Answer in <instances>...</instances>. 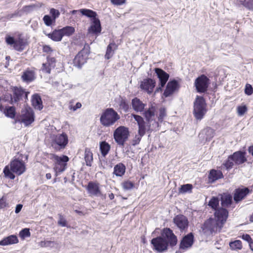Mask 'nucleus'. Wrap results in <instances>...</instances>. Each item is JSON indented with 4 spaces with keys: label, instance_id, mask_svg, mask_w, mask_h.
Returning a JSON list of instances; mask_svg holds the SVG:
<instances>
[{
    "label": "nucleus",
    "instance_id": "nucleus-1",
    "mask_svg": "<svg viewBox=\"0 0 253 253\" xmlns=\"http://www.w3.org/2000/svg\"><path fill=\"white\" fill-rule=\"evenodd\" d=\"M228 216V211L220 208L214 212V217L210 218L204 223V230H209L211 232L219 231L225 223Z\"/></svg>",
    "mask_w": 253,
    "mask_h": 253
},
{
    "label": "nucleus",
    "instance_id": "nucleus-2",
    "mask_svg": "<svg viewBox=\"0 0 253 253\" xmlns=\"http://www.w3.org/2000/svg\"><path fill=\"white\" fill-rule=\"evenodd\" d=\"M26 170L25 164L22 158L18 157L14 159L10 163L9 167L6 166L4 169L3 172L5 176L11 179L15 178V175L13 173L20 175Z\"/></svg>",
    "mask_w": 253,
    "mask_h": 253
},
{
    "label": "nucleus",
    "instance_id": "nucleus-3",
    "mask_svg": "<svg viewBox=\"0 0 253 253\" xmlns=\"http://www.w3.org/2000/svg\"><path fill=\"white\" fill-rule=\"evenodd\" d=\"M80 11L83 15L91 18V25L88 29V33H92L98 36L101 33V27L100 20L97 18L96 12L88 9H81Z\"/></svg>",
    "mask_w": 253,
    "mask_h": 253
},
{
    "label": "nucleus",
    "instance_id": "nucleus-4",
    "mask_svg": "<svg viewBox=\"0 0 253 253\" xmlns=\"http://www.w3.org/2000/svg\"><path fill=\"white\" fill-rule=\"evenodd\" d=\"M120 118L119 115L112 108L106 109L100 117V122L105 126L113 125Z\"/></svg>",
    "mask_w": 253,
    "mask_h": 253
},
{
    "label": "nucleus",
    "instance_id": "nucleus-5",
    "mask_svg": "<svg viewBox=\"0 0 253 253\" xmlns=\"http://www.w3.org/2000/svg\"><path fill=\"white\" fill-rule=\"evenodd\" d=\"M54 162V170L55 172V176L59 173L63 172L66 169L67 162L69 161V158L67 156L63 155L59 157L55 155H52L50 157Z\"/></svg>",
    "mask_w": 253,
    "mask_h": 253
},
{
    "label": "nucleus",
    "instance_id": "nucleus-6",
    "mask_svg": "<svg viewBox=\"0 0 253 253\" xmlns=\"http://www.w3.org/2000/svg\"><path fill=\"white\" fill-rule=\"evenodd\" d=\"M131 117L133 118L136 122L138 129V131L141 134H145L146 132H148L153 129L154 126H158V124L154 122L151 125V123H148V122H145L144 119L140 116L131 114Z\"/></svg>",
    "mask_w": 253,
    "mask_h": 253
},
{
    "label": "nucleus",
    "instance_id": "nucleus-7",
    "mask_svg": "<svg viewBox=\"0 0 253 253\" xmlns=\"http://www.w3.org/2000/svg\"><path fill=\"white\" fill-rule=\"evenodd\" d=\"M207 112L206 104L202 97L197 96L194 105V114L197 120H201Z\"/></svg>",
    "mask_w": 253,
    "mask_h": 253
},
{
    "label": "nucleus",
    "instance_id": "nucleus-8",
    "mask_svg": "<svg viewBox=\"0 0 253 253\" xmlns=\"http://www.w3.org/2000/svg\"><path fill=\"white\" fill-rule=\"evenodd\" d=\"M89 53L90 47L88 44H85L83 49L75 56L73 62L74 65L78 68H81L86 62Z\"/></svg>",
    "mask_w": 253,
    "mask_h": 253
},
{
    "label": "nucleus",
    "instance_id": "nucleus-9",
    "mask_svg": "<svg viewBox=\"0 0 253 253\" xmlns=\"http://www.w3.org/2000/svg\"><path fill=\"white\" fill-rule=\"evenodd\" d=\"M35 120L34 113L30 107H25L21 111L18 117V121L24 124L25 126L31 125Z\"/></svg>",
    "mask_w": 253,
    "mask_h": 253
},
{
    "label": "nucleus",
    "instance_id": "nucleus-10",
    "mask_svg": "<svg viewBox=\"0 0 253 253\" xmlns=\"http://www.w3.org/2000/svg\"><path fill=\"white\" fill-rule=\"evenodd\" d=\"M129 135L128 128L124 126L118 127L114 132V138L119 145H123Z\"/></svg>",
    "mask_w": 253,
    "mask_h": 253
},
{
    "label": "nucleus",
    "instance_id": "nucleus-11",
    "mask_svg": "<svg viewBox=\"0 0 253 253\" xmlns=\"http://www.w3.org/2000/svg\"><path fill=\"white\" fill-rule=\"evenodd\" d=\"M68 142V136L65 133L58 134L52 137V146L58 150L64 148Z\"/></svg>",
    "mask_w": 253,
    "mask_h": 253
},
{
    "label": "nucleus",
    "instance_id": "nucleus-12",
    "mask_svg": "<svg viewBox=\"0 0 253 253\" xmlns=\"http://www.w3.org/2000/svg\"><path fill=\"white\" fill-rule=\"evenodd\" d=\"M155 71L159 80L158 86L156 88L155 93L162 91L169 78V75L161 69L156 68Z\"/></svg>",
    "mask_w": 253,
    "mask_h": 253
},
{
    "label": "nucleus",
    "instance_id": "nucleus-13",
    "mask_svg": "<svg viewBox=\"0 0 253 253\" xmlns=\"http://www.w3.org/2000/svg\"><path fill=\"white\" fill-rule=\"evenodd\" d=\"M154 249L159 252H163L167 250L168 243L161 237L154 238L151 241Z\"/></svg>",
    "mask_w": 253,
    "mask_h": 253
},
{
    "label": "nucleus",
    "instance_id": "nucleus-14",
    "mask_svg": "<svg viewBox=\"0 0 253 253\" xmlns=\"http://www.w3.org/2000/svg\"><path fill=\"white\" fill-rule=\"evenodd\" d=\"M170 246H175L177 242L176 236L169 228H164L162 233V236Z\"/></svg>",
    "mask_w": 253,
    "mask_h": 253
},
{
    "label": "nucleus",
    "instance_id": "nucleus-15",
    "mask_svg": "<svg viewBox=\"0 0 253 253\" xmlns=\"http://www.w3.org/2000/svg\"><path fill=\"white\" fill-rule=\"evenodd\" d=\"M209 81L208 78L204 75L198 78L195 82V85L197 91L199 92L206 91L209 83Z\"/></svg>",
    "mask_w": 253,
    "mask_h": 253
},
{
    "label": "nucleus",
    "instance_id": "nucleus-16",
    "mask_svg": "<svg viewBox=\"0 0 253 253\" xmlns=\"http://www.w3.org/2000/svg\"><path fill=\"white\" fill-rule=\"evenodd\" d=\"M156 85V82L152 79H145L141 82L140 88L150 94L153 92Z\"/></svg>",
    "mask_w": 253,
    "mask_h": 253
},
{
    "label": "nucleus",
    "instance_id": "nucleus-17",
    "mask_svg": "<svg viewBox=\"0 0 253 253\" xmlns=\"http://www.w3.org/2000/svg\"><path fill=\"white\" fill-rule=\"evenodd\" d=\"M88 193L90 196H99L101 195V191L99 184L97 182L90 181L86 187Z\"/></svg>",
    "mask_w": 253,
    "mask_h": 253
},
{
    "label": "nucleus",
    "instance_id": "nucleus-18",
    "mask_svg": "<svg viewBox=\"0 0 253 253\" xmlns=\"http://www.w3.org/2000/svg\"><path fill=\"white\" fill-rule=\"evenodd\" d=\"M173 222L180 230H183L187 228L188 225L187 218L182 215L176 216L173 218Z\"/></svg>",
    "mask_w": 253,
    "mask_h": 253
},
{
    "label": "nucleus",
    "instance_id": "nucleus-19",
    "mask_svg": "<svg viewBox=\"0 0 253 253\" xmlns=\"http://www.w3.org/2000/svg\"><path fill=\"white\" fill-rule=\"evenodd\" d=\"M179 85L177 82L175 80L169 81L166 86V88L164 92V96L167 97L171 95L175 91L178 90Z\"/></svg>",
    "mask_w": 253,
    "mask_h": 253
},
{
    "label": "nucleus",
    "instance_id": "nucleus-20",
    "mask_svg": "<svg viewBox=\"0 0 253 253\" xmlns=\"http://www.w3.org/2000/svg\"><path fill=\"white\" fill-rule=\"evenodd\" d=\"M214 136V130L213 129L207 127L203 129L199 134V137L202 141H210Z\"/></svg>",
    "mask_w": 253,
    "mask_h": 253
},
{
    "label": "nucleus",
    "instance_id": "nucleus-21",
    "mask_svg": "<svg viewBox=\"0 0 253 253\" xmlns=\"http://www.w3.org/2000/svg\"><path fill=\"white\" fill-rule=\"evenodd\" d=\"M13 97L11 98V101L17 102L22 98L23 96H24L25 99H27L28 94L29 93L28 92H26L23 90L20 87H14L13 88Z\"/></svg>",
    "mask_w": 253,
    "mask_h": 253
},
{
    "label": "nucleus",
    "instance_id": "nucleus-22",
    "mask_svg": "<svg viewBox=\"0 0 253 253\" xmlns=\"http://www.w3.org/2000/svg\"><path fill=\"white\" fill-rule=\"evenodd\" d=\"M47 59V62L42 64V71L49 74L51 69L54 68L55 66V59L54 57L50 56H48Z\"/></svg>",
    "mask_w": 253,
    "mask_h": 253
},
{
    "label": "nucleus",
    "instance_id": "nucleus-23",
    "mask_svg": "<svg viewBox=\"0 0 253 253\" xmlns=\"http://www.w3.org/2000/svg\"><path fill=\"white\" fill-rule=\"evenodd\" d=\"M245 154V152L242 151H237L234 153L231 156L234 163L237 165H240L247 161Z\"/></svg>",
    "mask_w": 253,
    "mask_h": 253
},
{
    "label": "nucleus",
    "instance_id": "nucleus-24",
    "mask_svg": "<svg viewBox=\"0 0 253 253\" xmlns=\"http://www.w3.org/2000/svg\"><path fill=\"white\" fill-rule=\"evenodd\" d=\"M193 243V236L192 233H189L183 237L180 243V248L187 249L191 247Z\"/></svg>",
    "mask_w": 253,
    "mask_h": 253
},
{
    "label": "nucleus",
    "instance_id": "nucleus-25",
    "mask_svg": "<svg viewBox=\"0 0 253 253\" xmlns=\"http://www.w3.org/2000/svg\"><path fill=\"white\" fill-rule=\"evenodd\" d=\"M249 193V190L247 188L238 189L234 194V199L236 202L241 201Z\"/></svg>",
    "mask_w": 253,
    "mask_h": 253
},
{
    "label": "nucleus",
    "instance_id": "nucleus-26",
    "mask_svg": "<svg viewBox=\"0 0 253 253\" xmlns=\"http://www.w3.org/2000/svg\"><path fill=\"white\" fill-rule=\"evenodd\" d=\"M131 104L132 108L137 112L143 111L146 104L143 103L139 99L135 97L132 100Z\"/></svg>",
    "mask_w": 253,
    "mask_h": 253
},
{
    "label": "nucleus",
    "instance_id": "nucleus-27",
    "mask_svg": "<svg viewBox=\"0 0 253 253\" xmlns=\"http://www.w3.org/2000/svg\"><path fill=\"white\" fill-rule=\"evenodd\" d=\"M18 242V239L15 235H10L4 238L0 241V246H7L16 244Z\"/></svg>",
    "mask_w": 253,
    "mask_h": 253
},
{
    "label": "nucleus",
    "instance_id": "nucleus-28",
    "mask_svg": "<svg viewBox=\"0 0 253 253\" xmlns=\"http://www.w3.org/2000/svg\"><path fill=\"white\" fill-rule=\"evenodd\" d=\"M155 108L153 106H151L148 109L146 110L144 113V116L148 123H151L154 120L155 118Z\"/></svg>",
    "mask_w": 253,
    "mask_h": 253
},
{
    "label": "nucleus",
    "instance_id": "nucleus-29",
    "mask_svg": "<svg viewBox=\"0 0 253 253\" xmlns=\"http://www.w3.org/2000/svg\"><path fill=\"white\" fill-rule=\"evenodd\" d=\"M32 103V105L36 109L41 110L43 108L42 99L40 96L37 94L33 96Z\"/></svg>",
    "mask_w": 253,
    "mask_h": 253
},
{
    "label": "nucleus",
    "instance_id": "nucleus-30",
    "mask_svg": "<svg viewBox=\"0 0 253 253\" xmlns=\"http://www.w3.org/2000/svg\"><path fill=\"white\" fill-rule=\"evenodd\" d=\"M48 37L55 42L61 41L63 36L60 30H55L51 34H48Z\"/></svg>",
    "mask_w": 253,
    "mask_h": 253
},
{
    "label": "nucleus",
    "instance_id": "nucleus-31",
    "mask_svg": "<svg viewBox=\"0 0 253 253\" xmlns=\"http://www.w3.org/2000/svg\"><path fill=\"white\" fill-rule=\"evenodd\" d=\"M223 175L219 170H211L209 175V178L211 182H213L218 179L221 178Z\"/></svg>",
    "mask_w": 253,
    "mask_h": 253
},
{
    "label": "nucleus",
    "instance_id": "nucleus-32",
    "mask_svg": "<svg viewBox=\"0 0 253 253\" xmlns=\"http://www.w3.org/2000/svg\"><path fill=\"white\" fill-rule=\"evenodd\" d=\"M114 173L118 176H122L125 172L126 167L122 163H120L115 166Z\"/></svg>",
    "mask_w": 253,
    "mask_h": 253
},
{
    "label": "nucleus",
    "instance_id": "nucleus-33",
    "mask_svg": "<svg viewBox=\"0 0 253 253\" xmlns=\"http://www.w3.org/2000/svg\"><path fill=\"white\" fill-rule=\"evenodd\" d=\"M22 78L23 80L25 82H31L35 78V74L33 71L26 70L24 72Z\"/></svg>",
    "mask_w": 253,
    "mask_h": 253
},
{
    "label": "nucleus",
    "instance_id": "nucleus-34",
    "mask_svg": "<svg viewBox=\"0 0 253 253\" xmlns=\"http://www.w3.org/2000/svg\"><path fill=\"white\" fill-rule=\"evenodd\" d=\"M117 48V45L115 43H110L107 48L105 57L106 59H110L114 54V50Z\"/></svg>",
    "mask_w": 253,
    "mask_h": 253
},
{
    "label": "nucleus",
    "instance_id": "nucleus-35",
    "mask_svg": "<svg viewBox=\"0 0 253 253\" xmlns=\"http://www.w3.org/2000/svg\"><path fill=\"white\" fill-rule=\"evenodd\" d=\"M232 202V196L227 194H224L221 196V204L223 207H228Z\"/></svg>",
    "mask_w": 253,
    "mask_h": 253
},
{
    "label": "nucleus",
    "instance_id": "nucleus-36",
    "mask_svg": "<svg viewBox=\"0 0 253 253\" xmlns=\"http://www.w3.org/2000/svg\"><path fill=\"white\" fill-rule=\"evenodd\" d=\"M100 149L102 155L105 157L109 151L110 146L108 143L103 141L100 144Z\"/></svg>",
    "mask_w": 253,
    "mask_h": 253
},
{
    "label": "nucleus",
    "instance_id": "nucleus-37",
    "mask_svg": "<svg viewBox=\"0 0 253 253\" xmlns=\"http://www.w3.org/2000/svg\"><path fill=\"white\" fill-rule=\"evenodd\" d=\"M63 37L64 36H70L72 35L75 31V28L71 26H66L60 29Z\"/></svg>",
    "mask_w": 253,
    "mask_h": 253
},
{
    "label": "nucleus",
    "instance_id": "nucleus-38",
    "mask_svg": "<svg viewBox=\"0 0 253 253\" xmlns=\"http://www.w3.org/2000/svg\"><path fill=\"white\" fill-rule=\"evenodd\" d=\"M84 159L86 163V165L91 166V163L93 160L92 153L88 149H86L84 152Z\"/></svg>",
    "mask_w": 253,
    "mask_h": 253
},
{
    "label": "nucleus",
    "instance_id": "nucleus-39",
    "mask_svg": "<svg viewBox=\"0 0 253 253\" xmlns=\"http://www.w3.org/2000/svg\"><path fill=\"white\" fill-rule=\"evenodd\" d=\"M26 43L27 42L24 40L20 39L18 40L15 41L14 47L15 49L21 51L24 48Z\"/></svg>",
    "mask_w": 253,
    "mask_h": 253
},
{
    "label": "nucleus",
    "instance_id": "nucleus-40",
    "mask_svg": "<svg viewBox=\"0 0 253 253\" xmlns=\"http://www.w3.org/2000/svg\"><path fill=\"white\" fill-rule=\"evenodd\" d=\"M229 246L232 250H241L242 248V242L240 240H236L229 243Z\"/></svg>",
    "mask_w": 253,
    "mask_h": 253
},
{
    "label": "nucleus",
    "instance_id": "nucleus-41",
    "mask_svg": "<svg viewBox=\"0 0 253 253\" xmlns=\"http://www.w3.org/2000/svg\"><path fill=\"white\" fill-rule=\"evenodd\" d=\"M57 243L51 241H41L40 243V246L41 247L45 248V247H49V248H53L54 245H56Z\"/></svg>",
    "mask_w": 253,
    "mask_h": 253
},
{
    "label": "nucleus",
    "instance_id": "nucleus-42",
    "mask_svg": "<svg viewBox=\"0 0 253 253\" xmlns=\"http://www.w3.org/2000/svg\"><path fill=\"white\" fill-rule=\"evenodd\" d=\"M219 205V200L216 197H212L209 201L208 205L213 209H216Z\"/></svg>",
    "mask_w": 253,
    "mask_h": 253
},
{
    "label": "nucleus",
    "instance_id": "nucleus-43",
    "mask_svg": "<svg viewBox=\"0 0 253 253\" xmlns=\"http://www.w3.org/2000/svg\"><path fill=\"white\" fill-rule=\"evenodd\" d=\"M6 116L13 118L15 115V108L13 107H9L6 109L4 112Z\"/></svg>",
    "mask_w": 253,
    "mask_h": 253
},
{
    "label": "nucleus",
    "instance_id": "nucleus-44",
    "mask_svg": "<svg viewBox=\"0 0 253 253\" xmlns=\"http://www.w3.org/2000/svg\"><path fill=\"white\" fill-rule=\"evenodd\" d=\"M30 235L31 233L28 228H24L19 233V236L22 239H25L26 238L30 237Z\"/></svg>",
    "mask_w": 253,
    "mask_h": 253
},
{
    "label": "nucleus",
    "instance_id": "nucleus-45",
    "mask_svg": "<svg viewBox=\"0 0 253 253\" xmlns=\"http://www.w3.org/2000/svg\"><path fill=\"white\" fill-rule=\"evenodd\" d=\"M144 135V134H141V133H139V132L138 131L137 134L135 135V136H134V137L133 138V139L132 140V144L133 145H136L139 144L142 136Z\"/></svg>",
    "mask_w": 253,
    "mask_h": 253
},
{
    "label": "nucleus",
    "instance_id": "nucleus-46",
    "mask_svg": "<svg viewBox=\"0 0 253 253\" xmlns=\"http://www.w3.org/2000/svg\"><path fill=\"white\" fill-rule=\"evenodd\" d=\"M192 188V185L190 184H187L181 186L179 192L184 193L189 191H191Z\"/></svg>",
    "mask_w": 253,
    "mask_h": 253
},
{
    "label": "nucleus",
    "instance_id": "nucleus-47",
    "mask_svg": "<svg viewBox=\"0 0 253 253\" xmlns=\"http://www.w3.org/2000/svg\"><path fill=\"white\" fill-rule=\"evenodd\" d=\"M43 20L44 24L48 26H51L52 23L55 21V20L48 15H46L43 17Z\"/></svg>",
    "mask_w": 253,
    "mask_h": 253
},
{
    "label": "nucleus",
    "instance_id": "nucleus-48",
    "mask_svg": "<svg viewBox=\"0 0 253 253\" xmlns=\"http://www.w3.org/2000/svg\"><path fill=\"white\" fill-rule=\"evenodd\" d=\"M123 188L125 190L132 189L134 186L133 183L129 181H126L122 183Z\"/></svg>",
    "mask_w": 253,
    "mask_h": 253
},
{
    "label": "nucleus",
    "instance_id": "nucleus-49",
    "mask_svg": "<svg viewBox=\"0 0 253 253\" xmlns=\"http://www.w3.org/2000/svg\"><path fill=\"white\" fill-rule=\"evenodd\" d=\"M224 165L227 169H230L232 168L234 165V161L232 159L231 155L228 158V159Z\"/></svg>",
    "mask_w": 253,
    "mask_h": 253
},
{
    "label": "nucleus",
    "instance_id": "nucleus-50",
    "mask_svg": "<svg viewBox=\"0 0 253 253\" xmlns=\"http://www.w3.org/2000/svg\"><path fill=\"white\" fill-rule=\"evenodd\" d=\"M247 111V108L246 106H240L237 108L238 114L240 116H243Z\"/></svg>",
    "mask_w": 253,
    "mask_h": 253
},
{
    "label": "nucleus",
    "instance_id": "nucleus-51",
    "mask_svg": "<svg viewBox=\"0 0 253 253\" xmlns=\"http://www.w3.org/2000/svg\"><path fill=\"white\" fill-rule=\"evenodd\" d=\"M59 220L58 221V225L62 226L65 227L67 226V222L65 219L61 214H59Z\"/></svg>",
    "mask_w": 253,
    "mask_h": 253
},
{
    "label": "nucleus",
    "instance_id": "nucleus-52",
    "mask_svg": "<svg viewBox=\"0 0 253 253\" xmlns=\"http://www.w3.org/2000/svg\"><path fill=\"white\" fill-rule=\"evenodd\" d=\"M166 116V111L165 108H162L160 109V113L158 117V119L160 121L162 122L164 118Z\"/></svg>",
    "mask_w": 253,
    "mask_h": 253
},
{
    "label": "nucleus",
    "instance_id": "nucleus-53",
    "mask_svg": "<svg viewBox=\"0 0 253 253\" xmlns=\"http://www.w3.org/2000/svg\"><path fill=\"white\" fill-rule=\"evenodd\" d=\"M50 13L52 15V18L54 20H55V19L57 18L60 14L59 11L54 8L50 9Z\"/></svg>",
    "mask_w": 253,
    "mask_h": 253
},
{
    "label": "nucleus",
    "instance_id": "nucleus-54",
    "mask_svg": "<svg viewBox=\"0 0 253 253\" xmlns=\"http://www.w3.org/2000/svg\"><path fill=\"white\" fill-rule=\"evenodd\" d=\"M245 92L248 95H251L253 92V88L251 85L247 84L246 85Z\"/></svg>",
    "mask_w": 253,
    "mask_h": 253
},
{
    "label": "nucleus",
    "instance_id": "nucleus-55",
    "mask_svg": "<svg viewBox=\"0 0 253 253\" xmlns=\"http://www.w3.org/2000/svg\"><path fill=\"white\" fill-rule=\"evenodd\" d=\"M6 201V198L5 196H3L0 199V209L4 208L7 206L8 204Z\"/></svg>",
    "mask_w": 253,
    "mask_h": 253
},
{
    "label": "nucleus",
    "instance_id": "nucleus-56",
    "mask_svg": "<svg viewBox=\"0 0 253 253\" xmlns=\"http://www.w3.org/2000/svg\"><path fill=\"white\" fill-rule=\"evenodd\" d=\"M5 41L8 44H10V45L14 44V45H15V41L14 40L13 38H12L9 36H7L6 37Z\"/></svg>",
    "mask_w": 253,
    "mask_h": 253
},
{
    "label": "nucleus",
    "instance_id": "nucleus-57",
    "mask_svg": "<svg viewBox=\"0 0 253 253\" xmlns=\"http://www.w3.org/2000/svg\"><path fill=\"white\" fill-rule=\"evenodd\" d=\"M242 238L243 240L247 241L249 243V246H250V244L251 243H253L251 237L248 234H244V235H243L242 236Z\"/></svg>",
    "mask_w": 253,
    "mask_h": 253
},
{
    "label": "nucleus",
    "instance_id": "nucleus-58",
    "mask_svg": "<svg viewBox=\"0 0 253 253\" xmlns=\"http://www.w3.org/2000/svg\"><path fill=\"white\" fill-rule=\"evenodd\" d=\"M82 107V104L80 102H78L75 106L70 105L69 106V109L71 110H73V111H75L77 109L80 108Z\"/></svg>",
    "mask_w": 253,
    "mask_h": 253
},
{
    "label": "nucleus",
    "instance_id": "nucleus-59",
    "mask_svg": "<svg viewBox=\"0 0 253 253\" xmlns=\"http://www.w3.org/2000/svg\"><path fill=\"white\" fill-rule=\"evenodd\" d=\"M111 2L115 5H122L125 3L126 0H111Z\"/></svg>",
    "mask_w": 253,
    "mask_h": 253
},
{
    "label": "nucleus",
    "instance_id": "nucleus-60",
    "mask_svg": "<svg viewBox=\"0 0 253 253\" xmlns=\"http://www.w3.org/2000/svg\"><path fill=\"white\" fill-rule=\"evenodd\" d=\"M43 51L44 52H46L47 53H50L53 51V50L49 46L44 45L43 46Z\"/></svg>",
    "mask_w": 253,
    "mask_h": 253
},
{
    "label": "nucleus",
    "instance_id": "nucleus-61",
    "mask_svg": "<svg viewBox=\"0 0 253 253\" xmlns=\"http://www.w3.org/2000/svg\"><path fill=\"white\" fill-rule=\"evenodd\" d=\"M22 207H23V205L21 204L17 205L15 208V213H19L21 211V210L22 208Z\"/></svg>",
    "mask_w": 253,
    "mask_h": 253
},
{
    "label": "nucleus",
    "instance_id": "nucleus-62",
    "mask_svg": "<svg viewBox=\"0 0 253 253\" xmlns=\"http://www.w3.org/2000/svg\"><path fill=\"white\" fill-rule=\"evenodd\" d=\"M247 6L249 8L253 9V0H249L247 2Z\"/></svg>",
    "mask_w": 253,
    "mask_h": 253
},
{
    "label": "nucleus",
    "instance_id": "nucleus-63",
    "mask_svg": "<svg viewBox=\"0 0 253 253\" xmlns=\"http://www.w3.org/2000/svg\"><path fill=\"white\" fill-rule=\"evenodd\" d=\"M249 152L253 156V145L250 146L249 149Z\"/></svg>",
    "mask_w": 253,
    "mask_h": 253
},
{
    "label": "nucleus",
    "instance_id": "nucleus-64",
    "mask_svg": "<svg viewBox=\"0 0 253 253\" xmlns=\"http://www.w3.org/2000/svg\"><path fill=\"white\" fill-rule=\"evenodd\" d=\"M109 197L111 200H113L114 198V195L113 193L109 194Z\"/></svg>",
    "mask_w": 253,
    "mask_h": 253
}]
</instances>
